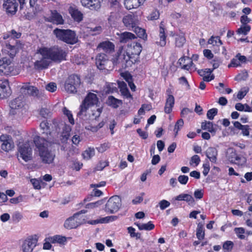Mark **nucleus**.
I'll return each instance as SVG.
<instances>
[{"mask_svg":"<svg viewBox=\"0 0 252 252\" xmlns=\"http://www.w3.org/2000/svg\"><path fill=\"white\" fill-rule=\"evenodd\" d=\"M121 205V198L117 195L112 196L105 205V211L110 213H114L119 210Z\"/></svg>","mask_w":252,"mask_h":252,"instance_id":"6","label":"nucleus"},{"mask_svg":"<svg viewBox=\"0 0 252 252\" xmlns=\"http://www.w3.org/2000/svg\"><path fill=\"white\" fill-rule=\"evenodd\" d=\"M21 91L25 93L27 91V93L33 97L34 98H39L42 96V93L39 91L36 87L30 86L29 84H26L23 85L21 89Z\"/></svg>","mask_w":252,"mask_h":252,"instance_id":"9","label":"nucleus"},{"mask_svg":"<svg viewBox=\"0 0 252 252\" xmlns=\"http://www.w3.org/2000/svg\"><path fill=\"white\" fill-rule=\"evenodd\" d=\"M118 84L122 94L126 98H132V95L127 88L126 84L124 81H120L118 82Z\"/></svg>","mask_w":252,"mask_h":252,"instance_id":"25","label":"nucleus"},{"mask_svg":"<svg viewBox=\"0 0 252 252\" xmlns=\"http://www.w3.org/2000/svg\"><path fill=\"white\" fill-rule=\"evenodd\" d=\"M46 89L51 92H54L57 89V86L55 83L51 82L46 86Z\"/></svg>","mask_w":252,"mask_h":252,"instance_id":"63","label":"nucleus"},{"mask_svg":"<svg viewBox=\"0 0 252 252\" xmlns=\"http://www.w3.org/2000/svg\"><path fill=\"white\" fill-rule=\"evenodd\" d=\"M40 127L42 130H43L42 133L48 135V134H50V130L49 128V124L47 120L42 121L40 125Z\"/></svg>","mask_w":252,"mask_h":252,"instance_id":"42","label":"nucleus"},{"mask_svg":"<svg viewBox=\"0 0 252 252\" xmlns=\"http://www.w3.org/2000/svg\"><path fill=\"white\" fill-rule=\"evenodd\" d=\"M233 246L234 244L232 241H227L223 243L222 248L225 252H230L232 251Z\"/></svg>","mask_w":252,"mask_h":252,"instance_id":"48","label":"nucleus"},{"mask_svg":"<svg viewBox=\"0 0 252 252\" xmlns=\"http://www.w3.org/2000/svg\"><path fill=\"white\" fill-rule=\"evenodd\" d=\"M97 48L102 50L106 53H111L114 51V44L109 41H104L100 43Z\"/></svg>","mask_w":252,"mask_h":252,"instance_id":"19","label":"nucleus"},{"mask_svg":"<svg viewBox=\"0 0 252 252\" xmlns=\"http://www.w3.org/2000/svg\"><path fill=\"white\" fill-rule=\"evenodd\" d=\"M142 51V46L139 43L133 42V45L131 44L128 47V49L126 51H127L131 56L134 57L135 59V56H138Z\"/></svg>","mask_w":252,"mask_h":252,"instance_id":"18","label":"nucleus"},{"mask_svg":"<svg viewBox=\"0 0 252 252\" xmlns=\"http://www.w3.org/2000/svg\"><path fill=\"white\" fill-rule=\"evenodd\" d=\"M166 35L165 29L163 22L159 25L158 37L157 38L156 44L161 47H164L166 43Z\"/></svg>","mask_w":252,"mask_h":252,"instance_id":"13","label":"nucleus"},{"mask_svg":"<svg viewBox=\"0 0 252 252\" xmlns=\"http://www.w3.org/2000/svg\"><path fill=\"white\" fill-rule=\"evenodd\" d=\"M11 94L8 82L5 80L0 84V98L4 99L9 96Z\"/></svg>","mask_w":252,"mask_h":252,"instance_id":"17","label":"nucleus"},{"mask_svg":"<svg viewBox=\"0 0 252 252\" xmlns=\"http://www.w3.org/2000/svg\"><path fill=\"white\" fill-rule=\"evenodd\" d=\"M14 147V145L11 139L1 144V148L2 150L5 152H9Z\"/></svg>","mask_w":252,"mask_h":252,"instance_id":"38","label":"nucleus"},{"mask_svg":"<svg viewBox=\"0 0 252 252\" xmlns=\"http://www.w3.org/2000/svg\"><path fill=\"white\" fill-rule=\"evenodd\" d=\"M37 242V239L33 237H30L26 239L22 245L23 252H32L36 245Z\"/></svg>","mask_w":252,"mask_h":252,"instance_id":"10","label":"nucleus"},{"mask_svg":"<svg viewBox=\"0 0 252 252\" xmlns=\"http://www.w3.org/2000/svg\"><path fill=\"white\" fill-rule=\"evenodd\" d=\"M249 92V88L248 87H244L242 88L238 93L237 94V98L241 100L243 99L244 96L247 94L248 92Z\"/></svg>","mask_w":252,"mask_h":252,"instance_id":"53","label":"nucleus"},{"mask_svg":"<svg viewBox=\"0 0 252 252\" xmlns=\"http://www.w3.org/2000/svg\"><path fill=\"white\" fill-rule=\"evenodd\" d=\"M176 200L181 201L184 200L189 203V204H192L194 203V200L193 197L189 194L182 193L177 196L175 198Z\"/></svg>","mask_w":252,"mask_h":252,"instance_id":"30","label":"nucleus"},{"mask_svg":"<svg viewBox=\"0 0 252 252\" xmlns=\"http://www.w3.org/2000/svg\"><path fill=\"white\" fill-rule=\"evenodd\" d=\"M40 115L44 118H47L51 116V112L47 108H42L40 111Z\"/></svg>","mask_w":252,"mask_h":252,"instance_id":"59","label":"nucleus"},{"mask_svg":"<svg viewBox=\"0 0 252 252\" xmlns=\"http://www.w3.org/2000/svg\"><path fill=\"white\" fill-rule=\"evenodd\" d=\"M85 103L90 106L96 105L98 102V98L96 94L93 93H89L83 100Z\"/></svg>","mask_w":252,"mask_h":252,"instance_id":"22","label":"nucleus"},{"mask_svg":"<svg viewBox=\"0 0 252 252\" xmlns=\"http://www.w3.org/2000/svg\"><path fill=\"white\" fill-rule=\"evenodd\" d=\"M198 73L201 76H206V74H210L213 72V69L210 68H205L204 69H199L197 71Z\"/></svg>","mask_w":252,"mask_h":252,"instance_id":"62","label":"nucleus"},{"mask_svg":"<svg viewBox=\"0 0 252 252\" xmlns=\"http://www.w3.org/2000/svg\"><path fill=\"white\" fill-rule=\"evenodd\" d=\"M18 3L16 0H4L3 7L5 9L8 14L14 15L18 9Z\"/></svg>","mask_w":252,"mask_h":252,"instance_id":"12","label":"nucleus"},{"mask_svg":"<svg viewBox=\"0 0 252 252\" xmlns=\"http://www.w3.org/2000/svg\"><path fill=\"white\" fill-rule=\"evenodd\" d=\"M200 161V159L198 155H194L192 156L191 158L190 161V164H195V166H197L199 164V162Z\"/></svg>","mask_w":252,"mask_h":252,"instance_id":"64","label":"nucleus"},{"mask_svg":"<svg viewBox=\"0 0 252 252\" xmlns=\"http://www.w3.org/2000/svg\"><path fill=\"white\" fill-rule=\"evenodd\" d=\"M136 38V36L129 32H124L119 34V40L121 43H127Z\"/></svg>","mask_w":252,"mask_h":252,"instance_id":"23","label":"nucleus"},{"mask_svg":"<svg viewBox=\"0 0 252 252\" xmlns=\"http://www.w3.org/2000/svg\"><path fill=\"white\" fill-rule=\"evenodd\" d=\"M90 107V105H88V104L85 103V102L83 101L82 104L80 106V111L77 114L78 116L83 119L84 117L86 116L87 111Z\"/></svg>","mask_w":252,"mask_h":252,"instance_id":"34","label":"nucleus"},{"mask_svg":"<svg viewBox=\"0 0 252 252\" xmlns=\"http://www.w3.org/2000/svg\"><path fill=\"white\" fill-rule=\"evenodd\" d=\"M178 63L181 66V68L189 70L191 67L194 68L195 65L192 63L191 59L188 57H184L179 59Z\"/></svg>","mask_w":252,"mask_h":252,"instance_id":"16","label":"nucleus"},{"mask_svg":"<svg viewBox=\"0 0 252 252\" xmlns=\"http://www.w3.org/2000/svg\"><path fill=\"white\" fill-rule=\"evenodd\" d=\"M81 83L80 77L77 75H71L66 80L64 88L69 93L74 94L77 92V89Z\"/></svg>","mask_w":252,"mask_h":252,"instance_id":"5","label":"nucleus"},{"mask_svg":"<svg viewBox=\"0 0 252 252\" xmlns=\"http://www.w3.org/2000/svg\"><path fill=\"white\" fill-rule=\"evenodd\" d=\"M123 23L128 28H133L136 25L134 16L132 15H127L123 18Z\"/></svg>","mask_w":252,"mask_h":252,"instance_id":"27","label":"nucleus"},{"mask_svg":"<svg viewBox=\"0 0 252 252\" xmlns=\"http://www.w3.org/2000/svg\"><path fill=\"white\" fill-rule=\"evenodd\" d=\"M43 48H40L38 50V53L42 56V58L40 60L36 61L34 63V67L37 69H43L47 68L51 63V59L49 56H44L41 52Z\"/></svg>","mask_w":252,"mask_h":252,"instance_id":"8","label":"nucleus"},{"mask_svg":"<svg viewBox=\"0 0 252 252\" xmlns=\"http://www.w3.org/2000/svg\"><path fill=\"white\" fill-rule=\"evenodd\" d=\"M133 29V31L136 33L138 37L143 39L147 38V35L144 29L139 27H136V25Z\"/></svg>","mask_w":252,"mask_h":252,"instance_id":"40","label":"nucleus"},{"mask_svg":"<svg viewBox=\"0 0 252 252\" xmlns=\"http://www.w3.org/2000/svg\"><path fill=\"white\" fill-rule=\"evenodd\" d=\"M218 113V109L217 108H212L209 110L207 113V118L209 120H212L214 119V117L217 115Z\"/></svg>","mask_w":252,"mask_h":252,"instance_id":"54","label":"nucleus"},{"mask_svg":"<svg viewBox=\"0 0 252 252\" xmlns=\"http://www.w3.org/2000/svg\"><path fill=\"white\" fill-rule=\"evenodd\" d=\"M10 63V61L7 58H3L0 60V75L2 73L6 74L7 72L5 70Z\"/></svg>","mask_w":252,"mask_h":252,"instance_id":"31","label":"nucleus"},{"mask_svg":"<svg viewBox=\"0 0 252 252\" xmlns=\"http://www.w3.org/2000/svg\"><path fill=\"white\" fill-rule=\"evenodd\" d=\"M251 30V27L248 25H242L237 31L239 34L246 35Z\"/></svg>","mask_w":252,"mask_h":252,"instance_id":"46","label":"nucleus"},{"mask_svg":"<svg viewBox=\"0 0 252 252\" xmlns=\"http://www.w3.org/2000/svg\"><path fill=\"white\" fill-rule=\"evenodd\" d=\"M34 142L38 150L39 156L44 163L50 164L55 158V154L51 151V144L45 139L37 136L34 139Z\"/></svg>","mask_w":252,"mask_h":252,"instance_id":"1","label":"nucleus"},{"mask_svg":"<svg viewBox=\"0 0 252 252\" xmlns=\"http://www.w3.org/2000/svg\"><path fill=\"white\" fill-rule=\"evenodd\" d=\"M122 101L115 98L113 96H109L107 100V104L114 108H117L122 104Z\"/></svg>","mask_w":252,"mask_h":252,"instance_id":"33","label":"nucleus"},{"mask_svg":"<svg viewBox=\"0 0 252 252\" xmlns=\"http://www.w3.org/2000/svg\"><path fill=\"white\" fill-rule=\"evenodd\" d=\"M51 242L53 243H58L60 244H64L66 241L65 237L60 235H55L51 238Z\"/></svg>","mask_w":252,"mask_h":252,"instance_id":"45","label":"nucleus"},{"mask_svg":"<svg viewBox=\"0 0 252 252\" xmlns=\"http://www.w3.org/2000/svg\"><path fill=\"white\" fill-rule=\"evenodd\" d=\"M145 0H125L124 4L127 9L136 8L143 4Z\"/></svg>","mask_w":252,"mask_h":252,"instance_id":"21","label":"nucleus"},{"mask_svg":"<svg viewBox=\"0 0 252 252\" xmlns=\"http://www.w3.org/2000/svg\"><path fill=\"white\" fill-rule=\"evenodd\" d=\"M186 41V38L184 35H176L175 38V46L178 48L182 47Z\"/></svg>","mask_w":252,"mask_h":252,"instance_id":"35","label":"nucleus"},{"mask_svg":"<svg viewBox=\"0 0 252 252\" xmlns=\"http://www.w3.org/2000/svg\"><path fill=\"white\" fill-rule=\"evenodd\" d=\"M140 230H151L155 227V225L151 221H149L147 223H135Z\"/></svg>","mask_w":252,"mask_h":252,"instance_id":"37","label":"nucleus"},{"mask_svg":"<svg viewBox=\"0 0 252 252\" xmlns=\"http://www.w3.org/2000/svg\"><path fill=\"white\" fill-rule=\"evenodd\" d=\"M18 151V157L21 158L25 161L27 162L32 159V150L29 144L19 145Z\"/></svg>","mask_w":252,"mask_h":252,"instance_id":"7","label":"nucleus"},{"mask_svg":"<svg viewBox=\"0 0 252 252\" xmlns=\"http://www.w3.org/2000/svg\"><path fill=\"white\" fill-rule=\"evenodd\" d=\"M175 102V99L172 95H168L166 100V103L164 107V112L166 114H169L172 110V108Z\"/></svg>","mask_w":252,"mask_h":252,"instance_id":"26","label":"nucleus"},{"mask_svg":"<svg viewBox=\"0 0 252 252\" xmlns=\"http://www.w3.org/2000/svg\"><path fill=\"white\" fill-rule=\"evenodd\" d=\"M128 232L129 233L130 236L132 238H136V239H139L141 237V234L139 233H135V229L132 227H128L127 228Z\"/></svg>","mask_w":252,"mask_h":252,"instance_id":"55","label":"nucleus"},{"mask_svg":"<svg viewBox=\"0 0 252 252\" xmlns=\"http://www.w3.org/2000/svg\"><path fill=\"white\" fill-rule=\"evenodd\" d=\"M41 52L44 56H49L51 60L53 61L61 62L66 60V52L61 48L54 47L52 48H48L43 47Z\"/></svg>","mask_w":252,"mask_h":252,"instance_id":"4","label":"nucleus"},{"mask_svg":"<svg viewBox=\"0 0 252 252\" xmlns=\"http://www.w3.org/2000/svg\"><path fill=\"white\" fill-rule=\"evenodd\" d=\"M81 2L83 6L92 10H97L101 7L99 0H81Z\"/></svg>","mask_w":252,"mask_h":252,"instance_id":"14","label":"nucleus"},{"mask_svg":"<svg viewBox=\"0 0 252 252\" xmlns=\"http://www.w3.org/2000/svg\"><path fill=\"white\" fill-rule=\"evenodd\" d=\"M234 231L239 239L241 240L245 239L246 237L244 235L245 233V229L243 227H236Z\"/></svg>","mask_w":252,"mask_h":252,"instance_id":"43","label":"nucleus"},{"mask_svg":"<svg viewBox=\"0 0 252 252\" xmlns=\"http://www.w3.org/2000/svg\"><path fill=\"white\" fill-rule=\"evenodd\" d=\"M6 47L7 49L9 50L8 52H9L10 56L11 58H13L17 52V47L14 45H12L9 44H6Z\"/></svg>","mask_w":252,"mask_h":252,"instance_id":"52","label":"nucleus"},{"mask_svg":"<svg viewBox=\"0 0 252 252\" xmlns=\"http://www.w3.org/2000/svg\"><path fill=\"white\" fill-rule=\"evenodd\" d=\"M196 237L199 240H202L204 238L205 232L202 226L198 225L196 229Z\"/></svg>","mask_w":252,"mask_h":252,"instance_id":"49","label":"nucleus"},{"mask_svg":"<svg viewBox=\"0 0 252 252\" xmlns=\"http://www.w3.org/2000/svg\"><path fill=\"white\" fill-rule=\"evenodd\" d=\"M25 103L24 96L20 95L10 101L9 106L13 109H20L24 107Z\"/></svg>","mask_w":252,"mask_h":252,"instance_id":"20","label":"nucleus"},{"mask_svg":"<svg viewBox=\"0 0 252 252\" xmlns=\"http://www.w3.org/2000/svg\"><path fill=\"white\" fill-rule=\"evenodd\" d=\"M62 111L63 114L67 117L69 122L71 125H74V120L71 112L65 107L63 108Z\"/></svg>","mask_w":252,"mask_h":252,"instance_id":"44","label":"nucleus"},{"mask_svg":"<svg viewBox=\"0 0 252 252\" xmlns=\"http://www.w3.org/2000/svg\"><path fill=\"white\" fill-rule=\"evenodd\" d=\"M178 182L182 185H186L189 181V177L186 175H180L178 177Z\"/></svg>","mask_w":252,"mask_h":252,"instance_id":"60","label":"nucleus"},{"mask_svg":"<svg viewBox=\"0 0 252 252\" xmlns=\"http://www.w3.org/2000/svg\"><path fill=\"white\" fill-rule=\"evenodd\" d=\"M109 62L107 56L104 53H99L96 57V65L100 70H108L107 66Z\"/></svg>","mask_w":252,"mask_h":252,"instance_id":"11","label":"nucleus"},{"mask_svg":"<svg viewBox=\"0 0 252 252\" xmlns=\"http://www.w3.org/2000/svg\"><path fill=\"white\" fill-rule=\"evenodd\" d=\"M23 218V215L19 212H15L12 216V220L14 222H19Z\"/></svg>","mask_w":252,"mask_h":252,"instance_id":"56","label":"nucleus"},{"mask_svg":"<svg viewBox=\"0 0 252 252\" xmlns=\"http://www.w3.org/2000/svg\"><path fill=\"white\" fill-rule=\"evenodd\" d=\"M241 63L236 56L231 61L230 63L228 65V67H238L241 66Z\"/></svg>","mask_w":252,"mask_h":252,"instance_id":"58","label":"nucleus"},{"mask_svg":"<svg viewBox=\"0 0 252 252\" xmlns=\"http://www.w3.org/2000/svg\"><path fill=\"white\" fill-rule=\"evenodd\" d=\"M232 156L235 157V160H234L233 163H235L239 166H242L246 163V159L244 157L237 155V154L233 151H232Z\"/></svg>","mask_w":252,"mask_h":252,"instance_id":"36","label":"nucleus"},{"mask_svg":"<svg viewBox=\"0 0 252 252\" xmlns=\"http://www.w3.org/2000/svg\"><path fill=\"white\" fill-rule=\"evenodd\" d=\"M159 17V13L158 11L155 10L153 11L150 15L148 17V20H155L158 19Z\"/></svg>","mask_w":252,"mask_h":252,"instance_id":"61","label":"nucleus"},{"mask_svg":"<svg viewBox=\"0 0 252 252\" xmlns=\"http://www.w3.org/2000/svg\"><path fill=\"white\" fill-rule=\"evenodd\" d=\"M201 128L204 130H207L211 133L215 134L216 129L213 126L212 122L209 121H204L201 123Z\"/></svg>","mask_w":252,"mask_h":252,"instance_id":"32","label":"nucleus"},{"mask_svg":"<svg viewBox=\"0 0 252 252\" xmlns=\"http://www.w3.org/2000/svg\"><path fill=\"white\" fill-rule=\"evenodd\" d=\"M94 149L89 148L82 153V156L84 159L89 160L94 155Z\"/></svg>","mask_w":252,"mask_h":252,"instance_id":"41","label":"nucleus"},{"mask_svg":"<svg viewBox=\"0 0 252 252\" xmlns=\"http://www.w3.org/2000/svg\"><path fill=\"white\" fill-rule=\"evenodd\" d=\"M206 155L210 160L214 163L217 161L218 151L214 147H209L206 152Z\"/></svg>","mask_w":252,"mask_h":252,"instance_id":"28","label":"nucleus"},{"mask_svg":"<svg viewBox=\"0 0 252 252\" xmlns=\"http://www.w3.org/2000/svg\"><path fill=\"white\" fill-rule=\"evenodd\" d=\"M78 214H74V215L67 219L64 223V227L67 229L75 228L80 225V222L77 220Z\"/></svg>","mask_w":252,"mask_h":252,"instance_id":"15","label":"nucleus"},{"mask_svg":"<svg viewBox=\"0 0 252 252\" xmlns=\"http://www.w3.org/2000/svg\"><path fill=\"white\" fill-rule=\"evenodd\" d=\"M184 125V121L182 119L179 120L176 123L174 127V131L175 133V135H177L178 131L180 130L181 127H183Z\"/></svg>","mask_w":252,"mask_h":252,"instance_id":"57","label":"nucleus"},{"mask_svg":"<svg viewBox=\"0 0 252 252\" xmlns=\"http://www.w3.org/2000/svg\"><path fill=\"white\" fill-rule=\"evenodd\" d=\"M102 31V28L100 26H97L94 28H87V32L92 35L99 34Z\"/></svg>","mask_w":252,"mask_h":252,"instance_id":"47","label":"nucleus"},{"mask_svg":"<svg viewBox=\"0 0 252 252\" xmlns=\"http://www.w3.org/2000/svg\"><path fill=\"white\" fill-rule=\"evenodd\" d=\"M112 62L114 65H119L122 68H126L134 63L136 60L134 59V57L131 56L127 51L121 50L112 59Z\"/></svg>","mask_w":252,"mask_h":252,"instance_id":"2","label":"nucleus"},{"mask_svg":"<svg viewBox=\"0 0 252 252\" xmlns=\"http://www.w3.org/2000/svg\"><path fill=\"white\" fill-rule=\"evenodd\" d=\"M53 33L58 39L69 44H74L78 41L75 32L71 30L56 28L53 31Z\"/></svg>","mask_w":252,"mask_h":252,"instance_id":"3","label":"nucleus"},{"mask_svg":"<svg viewBox=\"0 0 252 252\" xmlns=\"http://www.w3.org/2000/svg\"><path fill=\"white\" fill-rule=\"evenodd\" d=\"M102 112V108H97L96 110H92L91 116H90V120H94L100 116Z\"/></svg>","mask_w":252,"mask_h":252,"instance_id":"51","label":"nucleus"},{"mask_svg":"<svg viewBox=\"0 0 252 252\" xmlns=\"http://www.w3.org/2000/svg\"><path fill=\"white\" fill-rule=\"evenodd\" d=\"M208 43L209 44H212L213 46L219 47L222 44L221 40L219 36H212L208 40Z\"/></svg>","mask_w":252,"mask_h":252,"instance_id":"39","label":"nucleus"},{"mask_svg":"<svg viewBox=\"0 0 252 252\" xmlns=\"http://www.w3.org/2000/svg\"><path fill=\"white\" fill-rule=\"evenodd\" d=\"M69 12L71 17L75 21L80 22L83 20V14L78 9L70 7L69 9Z\"/></svg>","mask_w":252,"mask_h":252,"instance_id":"29","label":"nucleus"},{"mask_svg":"<svg viewBox=\"0 0 252 252\" xmlns=\"http://www.w3.org/2000/svg\"><path fill=\"white\" fill-rule=\"evenodd\" d=\"M50 22L57 25L63 24L64 23V20L62 15L55 10L51 11V15L50 17Z\"/></svg>","mask_w":252,"mask_h":252,"instance_id":"24","label":"nucleus"},{"mask_svg":"<svg viewBox=\"0 0 252 252\" xmlns=\"http://www.w3.org/2000/svg\"><path fill=\"white\" fill-rule=\"evenodd\" d=\"M118 217L116 216H107L106 217L100 218V223H105L113 221L116 220Z\"/></svg>","mask_w":252,"mask_h":252,"instance_id":"50","label":"nucleus"}]
</instances>
